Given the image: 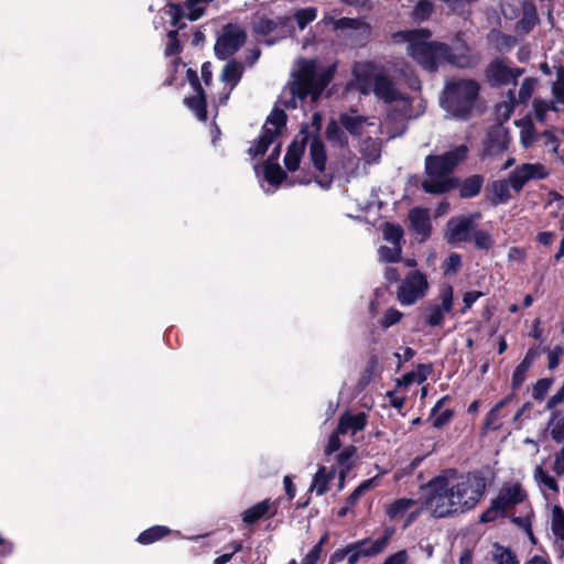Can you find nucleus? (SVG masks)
<instances>
[{"label":"nucleus","mask_w":564,"mask_h":564,"mask_svg":"<svg viewBox=\"0 0 564 564\" xmlns=\"http://www.w3.org/2000/svg\"><path fill=\"white\" fill-rule=\"evenodd\" d=\"M429 289L426 276L420 271L409 273L400 284L397 297L402 305H412L424 297Z\"/></svg>","instance_id":"nucleus-10"},{"label":"nucleus","mask_w":564,"mask_h":564,"mask_svg":"<svg viewBox=\"0 0 564 564\" xmlns=\"http://www.w3.org/2000/svg\"><path fill=\"white\" fill-rule=\"evenodd\" d=\"M360 152L366 163H376L381 155V142L378 139L368 138L362 141Z\"/></svg>","instance_id":"nucleus-29"},{"label":"nucleus","mask_w":564,"mask_h":564,"mask_svg":"<svg viewBox=\"0 0 564 564\" xmlns=\"http://www.w3.org/2000/svg\"><path fill=\"white\" fill-rule=\"evenodd\" d=\"M356 454V447L350 445L345 447L336 457L338 465L340 466L339 470V490L344 488V481L352 467V458Z\"/></svg>","instance_id":"nucleus-25"},{"label":"nucleus","mask_w":564,"mask_h":564,"mask_svg":"<svg viewBox=\"0 0 564 564\" xmlns=\"http://www.w3.org/2000/svg\"><path fill=\"white\" fill-rule=\"evenodd\" d=\"M339 123L352 135H360L367 126H372L367 118L349 113H341Z\"/></svg>","instance_id":"nucleus-24"},{"label":"nucleus","mask_w":564,"mask_h":564,"mask_svg":"<svg viewBox=\"0 0 564 564\" xmlns=\"http://www.w3.org/2000/svg\"><path fill=\"white\" fill-rule=\"evenodd\" d=\"M327 539V535H323L319 542L316 545H314L313 549L305 555L301 564H316L321 556L322 547L324 543H326Z\"/></svg>","instance_id":"nucleus-51"},{"label":"nucleus","mask_w":564,"mask_h":564,"mask_svg":"<svg viewBox=\"0 0 564 564\" xmlns=\"http://www.w3.org/2000/svg\"><path fill=\"white\" fill-rule=\"evenodd\" d=\"M354 78L348 89H356L362 95L373 93L386 102L401 101L402 111L408 116L409 100L394 86L393 82L371 63H356L352 69Z\"/></svg>","instance_id":"nucleus-3"},{"label":"nucleus","mask_w":564,"mask_h":564,"mask_svg":"<svg viewBox=\"0 0 564 564\" xmlns=\"http://www.w3.org/2000/svg\"><path fill=\"white\" fill-rule=\"evenodd\" d=\"M335 66L317 72L314 61H300L294 79L289 84L288 90L292 97L304 99L307 96L315 101L333 78Z\"/></svg>","instance_id":"nucleus-5"},{"label":"nucleus","mask_w":564,"mask_h":564,"mask_svg":"<svg viewBox=\"0 0 564 564\" xmlns=\"http://www.w3.org/2000/svg\"><path fill=\"white\" fill-rule=\"evenodd\" d=\"M489 554L491 555L492 564H518L513 552L498 543L490 545Z\"/></svg>","instance_id":"nucleus-31"},{"label":"nucleus","mask_w":564,"mask_h":564,"mask_svg":"<svg viewBox=\"0 0 564 564\" xmlns=\"http://www.w3.org/2000/svg\"><path fill=\"white\" fill-rule=\"evenodd\" d=\"M340 436H343L338 431L336 430L329 437L328 443L325 447V453L327 455L333 454L334 452L338 451L341 446Z\"/></svg>","instance_id":"nucleus-61"},{"label":"nucleus","mask_w":564,"mask_h":564,"mask_svg":"<svg viewBox=\"0 0 564 564\" xmlns=\"http://www.w3.org/2000/svg\"><path fill=\"white\" fill-rule=\"evenodd\" d=\"M486 486L479 473L440 475L426 484L423 506L434 518L457 517L479 505Z\"/></svg>","instance_id":"nucleus-1"},{"label":"nucleus","mask_w":564,"mask_h":564,"mask_svg":"<svg viewBox=\"0 0 564 564\" xmlns=\"http://www.w3.org/2000/svg\"><path fill=\"white\" fill-rule=\"evenodd\" d=\"M506 509L498 502L497 499L492 500L490 507L484 511L479 518L480 522L487 523L495 521L498 517H500Z\"/></svg>","instance_id":"nucleus-47"},{"label":"nucleus","mask_w":564,"mask_h":564,"mask_svg":"<svg viewBox=\"0 0 564 564\" xmlns=\"http://www.w3.org/2000/svg\"><path fill=\"white\" fill-rule=\"evenodd\" d=\"M383 239L391 242L393 246H401L403 238V229L399 225L387 223L382 228Z\"/></svg>","instance_id":"nucleus-41"},{"label":"nucleus","mask_w":564,"mask_h":564,"mask_svg":"<svg viewBox=\"0 0 564 564\" xmlns=\"http://www.w3.org/2000/svg\"><path fill=\"white\" fill-rule=\"evenodd\" d=\"M280 151L281 144L278 143L264 166L265 180L273 185H279L285 178V173L281 169V166L273 162L280 154Z\"/></svg>","instance_id":"nucleus-23"},{"label":"nucleus","mask_w":564,"mask_h":564,"mask_svg":"<svg viewBox=\"0 0 564 564\" xmlns=\"http://www.w3.org/2000/svg\"><path fill=\"white\" fill-rule=\"evenodd\" d=\"M535 20L536 17L534 10L532 8L530 10H525L523 18L516 25L517 31L528 33L535 24Z\"/></svg>","instance_id":"nucleus-49"},{"label":"nucleus","mask_w":564,"mask_h":564,"mask_svg":"<svg viewBox=\"0 0 564 564\" xmlns=\"http://www.w3.org/2000/svg\"><path fill=\"white\" fill-rule=\"evenodd\" d=\"M307 142V135L302 130L301 134L297 135L294 141L288 148L284 156V164L288 171L294 172L299 169L301 159L305 151V144Z\"/></svg>","instance_id":"nucleus-17"},{"label":"nucleus","mask_w":564,"mask_h":564,"mask_svg":"<svg viewBox=\"0 0 564 564\" xmlns=\"http://www.w3.org/2000/svg\"><path fill=\"white\" fill-rule=\"evenodd\" d=\"M185 8L177 3H169L166 9V14L171 18V23L174 26H177L182 18L185 15Z\"/></svg>","instance_id":"nucleus-54"},{"label":"nucleus","mask_w":564,"mask_h":564,"mask_svg":"<svg viewBox=\"0 0 564 564\" xmlns=\"http://www.w3.org/2000/svg\"><path fill=\"white\" fill-rule=\"evenodd\" d=\"M433 11V3L429 0H421L413 10V17L417 20L427 19Z\"/></svg>","instance_id":"nucleus-52"},{"label":"nucleus","mask_w":564,"mask_h":564,"mask_svg":"<svg viewBox=\"0 0 564 564\" xmlns=\"http://www.w3.org/2000/svg\"><path fill=\"white\" fill-rule=\"evenodd\" d=\"M479 85L474 79H456L446 84L442 107L452 116L466 119L475 107Z\"/></svg>","instance_id":"nucleus-6"},{"label":"nucleus","mask_w":564,"mask_h":564,"mask_svg":"<svg viewBox=\"0 0 564 564\" xmlns=\"http://www.w3.org/2000/svg\"><path fill=\"white\" fill-rule=\"evenodd\" d=\"M511 395L506 397L503 400L499 401L487 414L485 420V427L489 430H497L500 427V416L499 411L510 401Z\"/></svg>","instance_id":"nucleus-37"},{"label":"nucleus","mask_w":564,"mask_h":564,"mask_svg":"<svg viewBox=\"0 0 564 564\" xmlns=\"http://www.w3.org/2000/svg\"><path fill=\"white\" fill-rule=\"evenodd\" d=\"M550 434L557 443L564 441V416L554 412L549 422Z\"/></svg>","instance_id":"nucleus-39"},{"label":"nucleus","mask_w":564,"mask_h":564,"mask_svg":"<svg viewBox=\"0 0 564 564\" xmlns=\"http://www.w3.org/2000/svg\"><path fill=\"white\" fill-rule=\"evenodd\" d=\"M310 156L315 169L323 172L326 165V152L323 142L317 137H313L311 140Z\"/></svg>","instance_id":"nucleus-28"},{"label":"nucleus","mask_w":564,"mask_h":564,"mask_svg":"<svg viewBox=\"0 0 564 564\" xmlns=\"http://www.w3.org/2000/svg\"><path fill=\"white\" fill-rule=\"evenodd\" d=\"M388 542V538H381L376 541L364 540L351 545L345 550H338L333 555V561H341L347 558L348 564H356L364 556H373L381 553Z\"/></svg>","instance_id":"nucleus-9"},{"label":"nucleus","mask_w":564,"mask_h":564,"mask_svg":"<svg viewBox=\"0 0 564 564\" xmlns=\"http://www.w3.org/2000/svg\"><path fill=\"white\" fill-rule=\"evenodd\" d=\"M535 79L531 78V77H528L525 78L522 84H521V87L519 89V95H518V99H516L517 102H527L533 91H534V88H535Z\"/></svg>","instance_id":"nucleus-48"},{"label":"nucleus","mask_w":564,"mask_h":564,"mask_svg":"<svg viewBox=\"0 0 564 564\" xmlns=\"http://www.w3.org/2000/svg\"><path fill=\"white\" fill-rule=\"evenodd\" d=\"M213 0H186L184 8L186 18L191 21H197L205 14L206 7Z\"/></svg>","instance_id":"nucleus-34"},{"label":"nucleus","mask_w":564,"mask_h":564,"mask_svg":"<svg viewBox=\"0 0 564 564\" xmlns=\"http://www.w3.org/2000/svg\"><path fill=\"white\" fill-rule=\"evenodd\" d=\"M522 74L519 68H511L502 61H494L487 68V77L492 85H506Z\"/></svg>","instance_id":"nucleus-15"},{"label":"nucleus","mask_w":564,"mask_h":564,"mask_svg":"<svg viewBox=\"0 0 564 564\" xmlns=\"http://www.w3.org/2000/svg\"><path fill=\"white\" fill-rule=\"evenodd\" d=\"M549 175L547 169L541 163H523L509 175L511 187L520 192L523 186L533 180H543Z\"/></svg>","instance_id":"nucleus-11"},{"label":"nucleus","mask_w":564,"mask_h":564,"mask_svg":"<svg viewBox=\"0 0 564 564\" xmlns=\"http://www.w3.org/2000/svg\"><path fill=\"white\" fill-rule=\"evenodd\" d=\"M317 18V9L314 7H307L300 9L295 12L294 19L297 26L303 30L308 23Z\"/></svg>","instance_id":"nucleus-45"},{"label":"nucleus","mask_w":564,"mask_h":564,"mask_svg":"<svg viewBox=\"0 0 564 564\" xmlns=\"http://www.w3.org/2000/svg\"><path fill=\"white\" fill-rule=\"evenodd\" d=\"M242 73H243V65L241 63L231 61L225 65L223 72H221V76H220V78L227 89L224 98L221 99L223 102L227 101L230 93L232 91V89L237 86V84L241 79Z\"/></svg>","instance_id":"nucleus-19"},{"label":"nucleus","mask_w":564,"mask_h":564,"mask_svg":"<svg viewBox=\"0 0 564 564\" xmlns=\"http://www.w3.org/2000/svg\"><path fill=\"white\" fill-rule=\"evenodd\" d=\"M518 104L512 93H510L509 101H503L497 106L498 117L502 120H508L513 111L514 105Z\"/></svg>","instance_id":"nucleus-53"},{"label":"nucleus","mask_w":564,"mask_h":564,"mask_svg":"<svg viewBox=\"0 0 564 564\" xmlns=\"http://www.w3.org/2000/svg\"><path fill=\"white\" fill-rule=\"evenodd\" d=\"M440 303L431 305L427 308L426 322L430 326H440L446 314H448L454 304V290L449 284H444L438 293Z\"/></svg>","instance_id":"nucleus-12"},{"label":"nucleus","mask_w":564,"mask_h":564,"mask_svg":"<svg viewBox=\"0 0 564 564\" xmlns=\"http://www.w3.org/2000/svg\"><path fill=\"white\" fill-rule=\"evenodd\" d=\"M467 147L459 145L442 155H429L425 159L427 178L422 182L426 193L443 194L455 187V183L448 176L453 169L465 160Z\"/></svg>","instance_id":"nucleus-4"},{"label":"nucleus","mask_w":564,"mask_h":564,"mask_svg":"<svg viewBox=\"0 0 564 564\" xmlns=\"http://www.w3.org/2000/svg\"><path fill=\"white\" fill-rule=\"evenodd\" d=\"M534 479L539 484V486H543L554 492L558 491V486L556 480L550 476L542 466H536L534 469Z\"/></svg>","instance_id":"nucleus-44"},{"label":"nucleus","mask_w":564,"mask_h":564,"mask_svg":"<svg viewBox=\"0 0 564 564\" xmlns=\"http://www.w3.org/2000/svg\"><path fill=\"white\" fill-rule=\"evenodd\" d=\"M551 528L553 534L564 541V510L560 506L552 509Z\"/></svg>","instance_id":"nucleus-38"},{"label":"nucleus","mask_w":564,"mask_h":564,"mask_svg":"<svg viewBox=\"0 0 564 564\" xmlns=\"http://www.w3.org/2000/svg\"><path fill=\"white\" fill-rule=\"evenodd\" d=\"M539 140L542 141V145L550 152L552 153H557L558 151V147H560V141L557 140V138L555 137L554 132L553 131H544L543 133L540 134V138Z\"/></svg>","instance_id":"nucleus-50"},{"label":"nucleus","mask_w":564,"mask_h":564,"mask_svg":"<svg viewBox=\"0 0 564 564\" xmlns=\"http://www.w3.org/2000/svg\"><path fill=\"white\" fill-rule=\"evenodd\" d=\"M411 511L405 525L410 524L421 512V507L414 499L400 498L387 505L386 513L391 520H399Z\"/></svg>","instance_id":"nucleus-14"},{"label":"nucleus","mask_w":564,"mask_h":564,"mask_svg":"<svg viewBox=\"0 0 564 564\" xmlns=\"http://www.w3.org/2000/svg\"><path fill=\"white\" fill-rule=\"evenodd\" d=\"M474 240H475L477 248L484 249V250L490 249L494 245V240H492L491 236L489 235V232H487L485 230L476 231L474 235Z\"/></svg>","instance_id":"nucleus-55"},{"label":"nucleus","mask_w":564,"mask_h":564,"mask_svg":"<svg viewBox=\"0 0 564 564\" xmlns=\"http://www.w3.org/2000/svg\"><path fill=\"white\" fill-rule=\"evenodd\" d=\"M462 267V258L457 253H452L444 263L445 274H455Z\"/></svg>","instance_id":"nucleus-56"},{"label":"nucleus","mask_w":564,"mask_h":564,"mask_svg":"<svg viewBox=\"0 0 564 564\" xmlns=\"http://www.w3.org/2000/svg\"><path fill=\"white\" fill-rule=\"evenodd\" d=\"M533 111L538 121L541 123L546 122L547 112L549 111H557L553 101H545L541 99H535L533 102Z\"/></svg>","instance_id":"nucleus-40"},{"label":"nucleus","mask_w":564,"mask_h":564,"mask_svg":"<svg viewBox=\"0 0 564 564\" xmlns=\"http://www.w3.org/2000/svg\"><path fill=\"white\" fill-rule=\"evenodd\" d=\"M401 246L387 247L382 246L378 250L379 259L383 262H398L401 259Z\"/></svg>","instance_id":"nucleus-46"},{"label":"nucleus","mask_w":564,"mask_h":564,"mask_svg":"<svg viewBox=\"0 0 564 564\" xmlns=\"http://www.w3.org/2000/svg\"><path fill=\"white\" fill-rule=\"evenodd\" d=\"M327 139L334 144L344 147L347 144V137L336 121H330L326 129Z\"/></svg>","instance_id":"nucleus-43"},{"label":"nucleus","mask_w":564,"mask_h":564,"mask_svg":"<svg viewBox=\"0 0 564 564\" xmlns=\"http://www.w3.org/2000/svg\"><path fill=\"white\" fill-rule=\"evenodd\" d=\"M408 562V553L405 550L398 551L397 553L390 555L383 564H406Z\"/></svg>","instance_id":"nucleus-64"},{"label":"nucleus","mask_w":564,"mask_h":564,"mask_svg":"<svg viewBox=\"0 0 564 564\" xmlns=\"http://www.w3.org/2000/svg\"><path fill=\"white\" fill-rule=\"evenodd\" d=\"M170 533V529L163 525H155L145 531H143L139 538L138 542L141 544H151L163 536Z\"/></svg>","instance_id":"nucleus-36"},{"label":"nucleus","mask_w":564,"mask_h":564,"mask_svg":"<svg viewBox=\"0 0 564 564\" xmlns=\"http://www.w3.org/2000/svg\"><path fill=\"white\" fill-rule=\"evenodd\" d=\"M536 357V351L533 349H529L525 354L523 360L517 366L513 376H512V387L513 389H518L525 380V373L530 369L534 358Z\"/></svg>","instance_id":"nucleus-27"},{"label":"nucleus","mask_w":564,"mask_h":564,"mask_svg":"<svg viewBox=\"0 0 564 564\" xmlns=\"http://www.w3.org/2000/svg\"><path fill=\"white\" fill-rule=\"evenodd\" d=\"M509 145V134L505 127L495 126L488 133L487 150L490 154H496L507 150Z\"/></svg>","instance_id":"nucleus-20"},{"label":"nucleus","mask_w":564,"mask_h":564,"mask_svg":"<svg viewBox=\"0 0 564 564\" xmlns=\"http://www.w3.org/2000/svg\"><path fill=\"white\" fill-rule=\"evenodd\" d=\"M367 415L365 413L352 414L349 412L344 413L338 422L337 431L343 436H349L354 438V436L361 432L366 426Z\"/></svg>","instance_id":"nucleus-16"},{"label":"nucleus","mask_w":564,"mask_h":564,"mask_svg":"<svg viewBox=\"0 0 564 564\" xmlns=\"http://www.w3.org/2000/svg\"><path fill=\"white\" fill-rule=\"evenodd\" d=\"M551 387V382L547 379L539 380L532 390V397L535 400H542Z\"/></svg>","instance_id":"nucleus-58"},{"label":"nucleus","mask_w":564,"mask_h":564,"mask_svg":"<svg viewBox=\"0 0 564 564\" xmlns=\"http://www.w3.org/2000/svg\"><path fill=\"white\" fill-rule=\"evenodd\" d=\"M399 36L409 43V54L425 69L434 72L445 63L457 67H470L475 64L468 47L457 42L454 47L437 42H429L431 32L427 29L408 30Z\"/></svg>","instance_id":"nucleus-2"},{"label":"nucleus","mask_w":564,"mask_h":564,"mask_svg":"<svg viewBox=\"0 0 564 564\" xmlns=\"http://www.w3.org/2000/svg\"><path fill=\"white\" fill-rule=\"evenodd\" d=\"M378 368V358L376 356H371L367 362L366 369L361 376V382L367 384L373 378Z\"/></svg>","instance_id":"nucleus-57"},{"label":"nucleus","mask_w":564,"mask_h":564,"mask_svg":"<svg viewBox=\"0 0 564 564\" xmlns=\"http://www.w3.org/2000/svg\"><path fill=\"white\" fill-rule=\"evenodd\" d=\"M270 510V501H261L251 508L247 509L242 514V520L246 523H254L257 520L265 516Z\"/></svg>","instance_id":"nucleus-35"},{"label":"nucleus","mask_w":564,"mask_h":564,"mask_svg":"<svg viewBox=\"0 0 564 564\" xmlns=\"http://www.w3.org/2000/svg\"><path fill=\"white\" fill-rule=\"evenodd\" d=\"M227 547L230 549L231 551L229 553H225L216 557L214 560V564H227L232 558V556L241 550L242 545L240 542H234L229 544Z\"/></svg>","instance_id":"nucleus-59"},{"label":"nucleus","mask_w":564,"mask_h":564,"mask_svg":"<svg viewBox=\"0 0 564 564\" xmlns=\"http://www.w3.org/2000/svg\"><path fill=\"white\" fill-rule=\"evenodd\" d=\"M553 95L557 102H564V75L560 74L557 82L552 88Z\"/></svg>","instance_id":"nucleus-63"},{"label":"nucleus","mask_w":564,"mask_h":564,"mask_svg":"<svg viewBox=\"0 0 564 564\" xmlns=\"http://www.w3.org/2000/svg\"><path fill=\"white\" fill-rule=\"evenodd\" d=\"M286 116L283 110L273 109L268 117L259 140L254 145H251L249 152L257 156L263 154L270 144L282 133L285 127Z\"/></svg>","instance_id":"nucleus-7"},{"label":"nucleus","mask_w":564,"mask_h":564,"mask_svg":"<svg viewBox=\"0 0 564 564\" xmlns=\"http://www.w3.org/2000/svg\"><path fill=\"white\" fill-rule=\"evenodd\" d=\"M169 40H170V43L167 44V46L165 48V54L166 55H174V54L178 53V51H180V43H178V40H177V31H170L169 32Z\"/></svg>","instance_id":"nucleus-62"},{"label":"nucleus","mask_w":564,"mask_h":564,"mask_svg":"<svg viewBox=\"0 0 564 564\" xmlns=\"http://www.w3.org/2000/svg\"><path fill=\"white\" fill-rule=\"evenodd\" d=\"M185 104L189 107L196 115L199 120H206L207 111H206V101L205 96L203 94L202 87L197 84L196 86V95L185 99Z\"/></svg>","instance_id":"nucleus-32"},{"label":"nucleus","mask_w":564,"mask_h":564,"mask_svg":"<svg viewBox=\"0 0 564 564\" xmlns=\"http://www.w3.org/2000/svg\"><path fill=\"white\" fill-rule=\"evenodd\" d=\"M520 127V141L523 148L528 149L533 145L540 138L535 133V129L530 119H524L518 123Z\"/></svg>","instance_id":"nucleus-33"},{"label":"nucleus","mask_w":564,"mask_h":564,"mask_svg":"<svg viewBox=\"0 0 564 564\" xmlns=\"http://www.w3.org/2000/svg\"><path fill=\"white\" fill-rule=\"evenodd\" d=\"M524 498L525 494L521 486L518 484H512L502 487L496 499L505 509H508L511 506L523 501Z\"/></svg>","instance_id":"nucleus-21"},{"label":"nucleus","mask_w":564,"mask_h":564,"mask_svg":"<svg viewBox=\"0 0 564 564\" xmlns=\"http://www.w3.org/2000/svg\"><path fill=\"white\" fill-rule=\"evenodd\" d=\"M252 25L256 33L268 35L275 32L279 26L284 25V21L281 18L273 19L261 15L253 20Z\"/></svg>","instance_id":"nucleus-26"},{"label":"nucleus","mask_w":564,"mask_h":564,"mask_svg":"<svg viewBox=\"0 0 564 564\" xmlns=\"http://www.w3.org/2000/svg\"><path fill=\"white\" fill-rule=\"evenodd\" d=\"M510 182L508 180L496 181L491 184V196L490 200L494 205L503 204L511 197L510 194Z\"/></svg>","instance_id":"nucleus-30"},{"label":"nucleus","mask_w":564,"mask_h":564,"mask_svg":"<svg viewBox=\"0 0 564 564\" xmlns=\"http://www.w3.org/2000/svg\"><path fill=\"white\" fill-rule=\"evenodd\" d=\"M481 186L482 178L478 175H474L463 183L460 187V195L463 197H474L480 192Z\"/></svg>","instance_id":"nucleus-42"},{"label":"nucleus","mask_w":564,"mask_h":564,"mask_svg":"<svg viewBox=\"0 0 564 564\" xmlns=\"http://www.w3.org/2000/svg\"><path fill=\"white\" fill-rule=\"evenodd\" d=\"M246 31L238 24H227L223 28L215 44V54L221 59L234 55L246 42Z\"/></svg>","instance_id":"nucleus-8"},{"label":"nucleus","mask_w":564,"mask_h":564,"mask_svg":"<svg viewBox=\"0 0 564 564\" xmlns=\"http://www.w3.org/2000/svg\"><path fill=\"white\" fill-rule=\"evenodd\" d=\"M480 217L474 214L467 217L453 218L447 223V240L452 243L462 242L469 239V234L474 228V223Z\"/></svg>","instance_id":"nucleus-13"},{"label":"nucleus","mask_w":564,"mask_h":564,"mask_svg":"<svg viewBox=\"0 0 564 564\" xmlns=\"http://www.w3.org/2000/svg\"><path fill=\"white\" fill-rule=\"evenodd\" d=\"M335 468L327 469L324 466L318 467L310 486L311 491H315L317 496L324 495L328 490V484L335 478Z\"/></svg>","instance_id":"nucleus-22"},{"label":"nucleus","mask_w":564,"mask_h":564,"mask_svg":"<svg viewBox=\"0 0 564 564\" xmlns=\"http://www.w3.org/2000/svg\"><path fill=\"white\" fill-rule=\"evenodd\" d=\"M409 221L411 228L421 236V240H425L431 234V220L429 209L415 207L409 212Z\"/></svg>","instance_id":"nucleus-18"},{"label":"nucleus","mask_w":564,"mask_h":564,"mask_svg":"<svg viewBox=\"0 0 564 564\" xmlns=\"http://www.w3.org/2000/svg\"><path fill=\"white\" fill-rule=\"evenodd\" d=\"M401 317H402L401 312H399L395 308H389L384 314L381 325L383 327H390V326L394 325L395 323H398L401 319Z\"/></svg>","instance_id":"nucleus-60"}]
</instances>
